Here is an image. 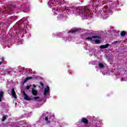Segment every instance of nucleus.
Returning a JSON list of instances; mask_svg holds the SVG:
<instances>
[{"instance_id": "obj_1", "label": "nucleus", "mask_w": 127, "mask_h": 127, "mask_svg": "<svg viewBox=\"0 0 127 127\" xmlns=\"http://www.w3.org/2000/svg\"><path fill=\"white\" fill-rule=\"evenodd\" d=\"M72 9L73 13L77 16L80 15V16H84L85 17H89L90 16V9L88 8L87 6L84 7H74L71 6L67 9L68 11Z\"/></svg>"}, {"instance_id": "obj_2", "label": "nucleus", "mask_w": 127, "mask_h": 127, "mask_svg": "<svg viewBox=\"0 0 127 127\" xmlns=\"http://www.w3.org/2000/svg\"><path fill=\"white\" fill-rule=\"evenodd\" d=\"M23 95L24 99L26 100V101H31V100H32V98H30L28 97V95H27V94L25 93V92H24V91H23Z\"/></svg>"}, {"instance_id": "obj_3", "label": "nucleus", "mask_w": 127, "mask_h": 127, "mask_svg": "<svg viewBox=\"0 0 127 127\" xmlns=\"http://www.w3.org/2000/svg\"><path fill=\"white\" fill-rule=\"evenodd\" d=\"M93 38H98V39H100L101 37L98 36H92V37H87L86 38V40H92Z\"/></svg>"}, {"instance_id": "obj_4", "label": "nucleus", "mask_w": 127, "mask_h": 127, "mask_svg": "<svg viewBox=\"0 0 127 127\" xmlns=\"http://www.w3.org/2000/svg\"><path fill=\"white\" fill-rule=\"evenodd\" d=\"M11 93L12 95V96L14 97V99H16V93H15V91L14 90V88H12L11 91Z\"/></svg>"}, {"instance_id": "obj_5", "label": "nucleus", "mask_w": 127, "mask_h": 127, "mask_svg": "<svg viewBox=\"0 0 127 127\" xmlns=\"http://www.w3.org/2000/svg\"><path fill=\"white\" fill-rule=\"evenodd\" d=\"M89 121L88 119H87L86 118H82L81 120V123H83V124H85V125H87L88 124Z\"/></svg>"}, {"instance_id": "obj_6", "label": "nucleus", "mask_w": 127, "mask_h": 127, "mask_svg": "<svg viewBox=\"0 0 127 127\" xmlns=\"http://www.w3.org/2000/svg\"><path fill=\"white\" fill-rule=\"evenodd\" d=\"M49 91H50V89L49 88V86H47V88L45 89L44 90V95L46 96L47 94H48V93H49Z\"/></svg>"}, {"instance_id": "obj_7", "label": "nucleus", "mask_w": 127, "mask_h": 127, "mask_svg": "<svg viewBox=\"0 0 127 127\" xmlns=\"http://www.w3.org/2000/svg\"><path fill=\"white\" fill-rule=\"evenodd\" d=\"M109 46H110V44H106L105 45H101L100 46V49H105L106 48H108V47H109Z\"/></svg>"}, {"instance_id": "obj_8", "label": "nucleus", "mask_w": 127, "mask_h": 127, "mask_svg": "<svg viewBox=\"0 0 127 127\" xmlns=\"http://www.w3.org/2000/svg\"><path fill=\"white\" fill-rule=\"evenodd\" d=\"M79 31L78 29H75L73 30H71L68 32V33H76V32H78Z\"/></svg>"}, {"instance_id": "obj_9", "label": "nucleus", "mask_w": 127, "mask_h": 127, "mask_svg": "<svg viewBox=\"0 0 127 127\" xmlns=\"http://www.w3.org/2000/svg\"><path fill=\"white\" fill-rule=\"evenodd\" d=\"M32 94H33V96H37V95H38V92L37 91L34 90V88H32Z\"/></svg>"}, {"instance_id": "obj_10", "label": "nucleus", "mask_w": 127, "mask_h": 127, "mask_svg": "<svg viewBox=\"0 0 127 127\" xmlns=\"http://www.w3.org/2000/svg\"><path fill=\"white\" fill-rule=\"evenodd\" d=\"M31 79H32V77H29L25 78L23 82V85L25 84V83H26V82H27V81H28V80H30Z\"/></svg>"}, {"instance_id": "obj_11", "label": "nucleus", "mask_w": 127, "mask_h": 127, "mask_svg": "<svg viewBox=\"0 0 127 127\" xmlns=\"http://www.w3.org/2000/svg\"><path fill=\"white\" fill-rule=\"evenodd\" d=\"M3 91H0V102H1V99L3 98Z\"/></svg>"}, {"instance_id": "obj_12", "label": "nucleus", "mask_w": 127, "mask_h": 127, "mask_svg": "<svg viewBox=\"0 0 127 127\" xmlns=\"http://www.w3.org/2000/svg\"><path fill=\"white\" fill-rule=\"evenodd\" d=\"M126 34H127V32L125 31H123L121 32V35L122 36V37H124V36H126Z\"/></svg>"}, {"instance_id": "obj_13", "label": "nucleus", "mask_w": 127, "mask_h": 127, "mask_svg": "<svg viewBox=\"0 0 127 127\" xmlns=\"http://www.w3.org/2000/svg\"><path fill=\"white\" fill-rule=\"evenodd\" d=\"M45 120L47 122V124H50V121H48V117L46 116L45 118Z\"/></svg>"}, {"instance_id": "obj_14", "label": "nucleus", "mask_w": 127, "mask_h": 127, "mask_svg": "<svg viewBox=\"0 0 127 127\" xmlns=\"http://www.w3.org/2000/svg\"><path fill=\"white\" fill-rule=\"evenodd\" d=\"M99 67H100V68H104V67H105V65L103 64V63H99Z\"/></svg>"}, {"instance_id": "obj_15", "label": "nucleus", "mask_w": 127, "mask_h": 127, "mask_svg": "<svg viewBox=\"0 0 127 127\" xmlns=\"http://www.w3.org/2000/svg\"><path fill=\"white\" fill-rule=\"evenodd\" d=\"M4 61V58L2 57L1 58V61L0 62V65H1V64H2V63Z\"/></svg>"}, {"instance_id": "obj_16", "label": "nucleus", "mask_w": 127, "mask_h": 127, "mask_svg": "<svg viewBox=\"0 0 127 127\" xmlns=\"http://www.w3.org/2000/svg\"><path fill=\"white\" fill-rule=\"evenodd\" d=\"M95 42L96 44H99V43H101V41L99 40H95Z\"/></svg>"}, {"instance_id": "obj_17", "label": "nucleus", "mask_w": 127, "mask_h": 127, "mask_svg": "<svg viewBox=\"0 0 127 127\" xmlns=\"http://www.w3.org/2000/svg\"><path fill=\"white\" fill-rule=\"evenodd\" d=\"M116 43H121V42L120 41H115L113 43H112V44H116Z\"/></svg>"}, {"instance_id": "obj_18", "label": "nucleus", "mask_w": 127, "mask_h": 127, "mask_svg": "<svg viewBox=\"0 0 127 127\" xmlns=\"http://www.w3.org/2000/svg\"><path fill=\"white\" fill-rule=\"evenodd\" d=\"M34 100H38V99H40V97L39 96H35L33 98Z\"/></svg>"}, {"instance_id": "obj_19", "label": "nucleus", "mask_w": 127, "mask_h": 127, "mask_svg": "<svg viewBox=\"0 0 127 127\" xmlns=\"http://www.w3.org/2000/svg\"><path fill=\"white\" fill-rule=\"evenodd\" d=\"M5 120H6V117H5V116H3V117L2 118V121L4 122Z\"/></svg>"}, {"instance_id": "obj_20", "label": "nucleus", "mask_w": 127, "mask_h": 127, "mask_svg": "<svg viewBox=\"0 0 127 127\" xmlns=\"http://www.w3.org/2000/svg\"><path fill=\"white\" fill-rule=\"evenodd\" d=\"M30 87H31V85L26 86V90H29V89H30Z\"/></svg>"}, {"instance_id": "obj_21", "label": "nucleus", "mask_w": 127, "mask_h": 127, "mask_svg": "<svg viewBox=\"0 0 127 127\" xmlns=\"http://www.w3.org/2000/svg\"><path fill=\"white\" fill-rule=\"evenodd\" d=\"M40 85H41V86H44V84H43V83H42V82H41V81H40Z\"/></svg>"}, {"instance_id": "obj_22", "label": "nucleus", "mask_w": 127, "mask_h": 127, "mask_svg": "<svg viewBox=\"0 0 127 127\" xmlns=\"http://www.w3.org/2000/svg\"><path fill=\"white\" fill-rule=\"evenodd\" d=\"M5 12H8V11H3L2 12V13H5Z\"/></svg>"}, {"instance_id": "obj_23", "label": "nucleus", "mask_w": 127, "mask_h": 127, "mask_svg": "<svg viewBox=\"0 0 127 127\" xmlns=\"http://www.w3.org/2000/svg\"><path fill=\"white\" fill-rule=\"evenodd\" d=\"M33 87H34V88H36V86L35 85V84H33Z\"/></svg>"}]
</instances>
